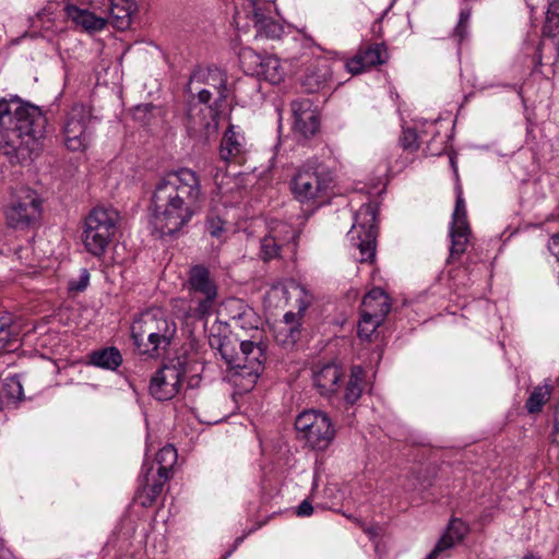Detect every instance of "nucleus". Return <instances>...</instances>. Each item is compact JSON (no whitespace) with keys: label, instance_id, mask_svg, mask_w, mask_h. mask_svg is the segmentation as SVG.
I'll use <instances>...</instances> for the list:
<instances>
[{"label":"nucleus","instance_id":"obj_2","mask_svg":"<svg viewBox=\"0 0 559 559\" xmlns=\"http://www.w3.org/2000/svg\"><path fill=\"white\" fill-rule=\"evenodd\" d=\"M228 325L235 334V341L239 344V352L236 350L233 340L226 336L221 338L212 334L210 344L212 347H217L227 366L236 370L235 376L246 378L248 386H252L261 374L265 360L259 319L252 309L245 308L230 318Z\"/></svg>","mask_w":559,"mask_h":559},{"label":"nucleus","instance_id":"obj_13","mask_svg":"<svg viewBox=\"0 0 559 559\" xmlns=\"http://www.w3.org/2000/svg\"><path fill=\"white\" fill-rule=\"evenodd\" d=\"M544 35L545 38L538 41V44L526 43L524 46L525 53L531 58L533 72H536L537 68L542 66L544 49L549 48L559 51V0H549Z\"/></svg>","mask_w":559,"mask_h":559},{"label":"nucleus","instance_id":"obj_33","mask_svg":"<svg viewBox=\"0 0 559 559\" xmlns=\"http://www.w3.org/2000/svg\"><path fill=\"white\" fill-rule=\"evenodd\" d=\"M383 319L368 317L366 312L360 310V319L357 324V334L361 340H370L377 329L383 323Z\"/></svg>","mask_w":559,"mask_h":559},{"label":"nucleus","instance_id":"obj_18","mask_svg":"<svg viewBox=\"0 0 559 559\" xmlns=\"http://www.w3.org/2000/svg\"><path fill=\"white\" fill-rule=\"evenodd\" d=\"M294 116V130L308 139L313 136L320 127V115L318 108L309 98L298 99L292 103Z\"/></svg>","mask_w":559,"mask_h":559},{"label":"nucleus","instance_id":"obj_52","mask_svg":"<svg viewBox=\"0 0 559 559\" xmlns=\"http://www.w3.org/2000/svg\"><path fill=\"white\" fill-rule=\"evenodd\" d=\"M522 559H542V557L533 552H527L522 557Z\"/></svg>","mask_w":559,"mask_h":559},{"label":"nucleus","instance_id":"obj_19","mask_svg":"<svg viewBox=\"0 0 559 559\" xmlns=\"http://www.w3.org/2000/svg\"><path fill=\"white\" fill-rule=\"evenodd\" d=\"M247 152V141L243 133L239 128L230 124L221 142L219 156L222 160L228 164L241 165L246 159Z\"/></svg>","mask_w":559,"mask_h":559},{"label":"nucleus","instance_id":"obj_38","mask_svg":"<svg viewBox=\"0 0 559 559\" xmlns=\"http://www.w3.org/2000/svg\"><path fill=\"white\" fill-rule=\"evenodd\" d=\"M282 246L276 240L266 234L261 240L260 258L263 261H270L280 257Z\"/></svg>","mask_w":559,"mask_h":559},{"label":"nucleus","instance_id":"obj_4","mask_svg":"<svg viewBox=\"0 0 559 559\" xmlns=\"http://www.w3.org/2000/svg\"><path fill=\"white\" fill-rule=\"evenodd\" d=\"M176 334V324L159 309L142 312L131 325V337L140 354L162 356Z\"/></svg>","mask_w":559,"mask_h":559},{"label":"nucleus","instance_id":"obj_21","mask_svg":"<svg viewBox=\"0 0 559 559\" xmlns=\"http://www.w3.org/2000/svg\"><path fill=\"white\" fill-rule=\"evenodd\" d=\"M389 60V52L383 44H369L359 49L352 58V75L383 64Z\"/></svg>","mask_w":559,"mask_h":559},{"label":"nucleus","instance_id":"obj_16","mask_svg":"<svg viewBox=\"0 0 559 559\" xmlns=\"http://www.w3.org/2000/svg\"><path fill=\"white\" fill-rule=\"evenodd\" d=\"M183 376L180 365L162 367L151 379L150 393L158 401L171 400L178 394Z\"/></svg>","mask_w":559,"mask_h":559},{"label":"nucleus","instance_id":"obj_25","mask_svg":"<svg viewBox=\"0 0 559 559\" xmlns=\"http://www.w3.org/2000/svg\"><path fill=\"white\" fill-rule=\"evenodd\" d=\"M112 25L120 31L130 27L132 15L136 11L135 0H108Z\"/></svg>","mask_w":559,"mask_h":559},{"label":"nucleus","instance_id":"obj_46","mask_svg":"<svg viewBox=\"0 0 559 559\" xmlns=\"http://www.w3.org/2000/svg\"><path fill=\"white\" fill-rule=\"evenodd\" d=\"M551 442L559 445V403L556 406L555 409V424L552 431L550 433Z\"/></svg>","mask_w":559,"mask_h":559},{"label":"nucleus","instance_id":"obj_1","mask_svg":"<svg viewBox=\"0 0 559 559\" xmlns=\"http://www.w3.org/2000/svg\"><path fill=\"white\" fill-rule=\"evenodd\" d=\"M202 188L199 175L187 167L162 176L151 198V225L160 235H173L201 210Z\"/></svg>","mask_w":559,"mask_h":559},{"label":"nucleus","instance_id":"obj_40","mask_svg":"<svg viewBox=\"0 0 559 559\" xmlns=\"http://www.w3.org/2000/svg\"><path fill=\"white\" fill-rule=\"evenodd\" d=\"M206 230L216 239H222L227 230V222L219 215L211 212L206 218Z\"/></svg>","mask_w":559,"mask_h":559},{"label":"nucleus","instance_id":"obj_8","mask_svg":"<svg viewBox=\"0 0 559 559\" xmlns=\"http://www.w3.org/2000/svg\"><path fill=\"white\" fill-rule=\"evenodd\" d=\"M295 428L298 438L317 450L326 449L335 436L331 419L316 409L301 412L295 419Z\"/></svg>","mask_w":559,"mask_h":559},{"label":"nucleus","instance_id":"obj_26","mask_svg":"<svg viewBox=\"0 0 559 559\" xmlns=\"http://www.w3.org/2000/svg\"><path fill=\"white\" fill-rule=\"evenodd\" d=\"M425 129L419 130V126L415 128H404L400 144L405 151L415 152L419 147L420 142H425L428 135L436 136L438 134L436 121L426 122Z\"/></svg>","mask_w":559,"mask_h":559},{"label":"nucleus","instance_id":"obj_48","mask_svg":"<svg viewBox=\"0 0 559 559\" xmlns=\"http://www.w3.org/2000/svg\"><path fill=\"white\" fill-rule=\"evenodd\" d=\"M298 516H310L313 513V507L307 500H304L296 511Z\"/></svg>","mask_w":559,"mask_h":559},{"label":"nucleus","instance_id":"obj_34","mask_svg":"<svg viewBox=\"0 0 559 559\" xmlns=\"http://www.w3.org/2000/svg\"><path fill=\"white\" fill-rule=\"evenodd\" d=\"M156 462L158 464L157 472L169 476L173 466L177 462L176 449L170 444L163 447L156 455Z\"/></svg>","mask_w":559,"mask_h":559},{"label":"nucleus","instance_id":"obj_35","mask_svg":"<svg viewBox=\"0 0 559 559\" xmlns=\"http://www.w3.org/2000/svg\"><path fill=\"white\" fill-rule=\"evenodd\" d=\"M259 35L271 39H277L283 34V26L273 16H267L254 23Z\"/></svg>","mask_w":559,"mask_h":559},{"label":"nucleus","instance_id":"obj_53","mask_svg":"<svg viewBox=\"0 0 559 559\" xmlns=\"http://www.w3.org/2000/svg\"><path fill=\"white\" fill-rule=\"evenodd\" d=\"M45 243L44 240L39 239L38 241L35 242V246H36V249H41L43 245Z\"/></svg>","mask_w":559,"mask_h":559},{"label":"nucleus","instance_id":"obj_9","mask_svg":"<svg viewBox=\"0 0 559 559\" xmlns=\"http://www.w3.org/2000/svg\"><path fill=\"white\" fill-rule=\"evenodd\" d=\"M92 110L84 104H75L66 114L62 123L64 146L72 152L86 150L92 142Z\"/></svg>","mask_w":559,"mask_h":559},{"label":"nucleus","instance_id":"obj_10","mask_svg":"<svg viewBox=\"0 0 559 559\" xmlns=\"http://www.w3.org/2000/svg\"><path fill=\"white\" fill-rule=\"evenodd\" d=\"M227 75L218 68L198 69L195 70L189 82V91L197 96L198 102L203 105L211 104L222 107V103L227 97Z\"/></svg>","mask_w":559,"mask_h":559},{"label":"nucleus","instance_id":"obj_29","mask_svg":"<svg viewBox=\"0 0 559 559\" xmlns=\"http://www.w3.org/2000/svg\"><path fill=\"white\" fill-rule=\"evenodd\" d=\"M20 340L10 317L0 318V354L15 350Z\"/></svg>","mask_w":559,"mask_h":559},{"label":"nucleus","instance_id":"obj_39","mask_svg":"<svg viewBox=\"0 0 559 559\" xmlns=\"http://www.w3.org/2000/svg\"><path fill=\"white\" fill-rule=\"evenodd\" d=\"M252 9L254 23L267 16H272L275 11V3L270 0H249Z\"/></svg>","mask_w":559,"mask_h":559},{"label":"nucleus","instance_id":"obj_20","mask_svg":"<svg viewBox=\"0 0 559 559\" xmlns=\"http://www.w3.org/2000/svg\"><path fill=\"white\" fill-rule=\"evenodd\" d=\"M345 372L335 362L325 364L313 371V383L322 396L331 397L343 385Z\"/></svg>","mask_w":559,"mask_h":559},{"label":"nucleus","instance_id":"obj_30","mask_svg":"<svg viewBox=\"0 0 559 559\" xmlns=\"http://www.w3.org/2000/svg\"><path fill=\"white\" fill-rule=\"evenodd\" d=\"M91 362L104 369L115 370L122 362L120 352L115 347H107L91 354Z\"/></svg>","mask_w":559,"mask_h":559},{"label":"nucleus","instance_id":"obj_3","mask_svg":"<svg viewBox=\"0 0 559 559\" xmlns=\"http://www.w3.org/2000/svg\"><path fill=\"white\" fill-rule=\"evenodd\" d=\"M47 119L41 109L19 99H0V153L19 160L40 150Z\"/></svg>","mask_w":559,"mask_h":559},{"label":"nucleus","instance_id":"obj_5","mask_svg":"<svg viewBox=\"0 0 559 559\" xmlns=\"http://www.w3.org/2000/svg\"><path fill=\"white\" fill-rule=\"evenodd\" d=\"M333 187L332 173L319 166L299 168L290 180V191L295 200L307 206L323 204Z\"/></svg>","mask_w":559,"mask_h":559},{"label":"nucleus","instance_id":"obj_23","mask_svg":"<svg viewBox=\"0 0 559 559\" xmlns=\"http://www.w3.org/2000/svg\"><path fill=\"white\" fill-rule=\"evenodd\" d=\"M360 310L384 320L391 310L390 298L381 288H373L364 296Z\"/></svg>","mask_w":559,"mask_h":559},{"label":"nucleus","instance_id":"obj_6","mask_svg":"<svg viewBox=\"0 0 559 559\" xmlns=\"http://www.w3.org/2000/svg\"><path fill=\"white\" fill-rule=\"evenodd\" d=\"M120 216L114 207L96 206L85 218L82 239L85 249L94 257H102L111 242Z\"/></svg>","mask_w":559,"mask_h":559},{"label":"nucleus","instance_id":"obj_32","mask_svg":"<svg viewBox=\"0 0 559 559\" xmlns=\"http://www.w3.org/2000/svg\"><path fill=\"white\" fill-rule=\"evenodd\" d=\"M267 234H270L282 248L295 241L298 236L293 226L283 222L272 223Z\"/></svg>","mask_w":559,"mask_h":559},{"label":"nucleus","instance_id":"obj_50","mask_svg":"<svg viewBox=\"0 0 559 559\" xmlns=\"http://www.w3.org/2000/svg\"><path fill=\"white\" fill-rule=\"evenodd\" d=\"M0 559H13L12 552L0 542Z\"/></svg>","mask_w":559,"mask_h":559},{"label":"nucleus","instance_id":"obj_49","mask_svg":"<svg viewBox=\"0 0 559 559\" xmlns=\"http://www.w3.org/2000/svg\"><path fill=\"white\" fill-rule=\"evenodd\" d=\"M548 249L551 254L559 261V234H556L550 238L548 242Z\"/></svg>","mask_w":559,"mask_h":559},{"label":"nucleus","instance_id":"obj_24","mask_svg":"<svg viewBox=\"0 0 559 559\" xmlns=\"http://www.w3.org/2000/svg\"><path fill=\"white\" fill-rule=\"evenodd\" d=\"M64 11L67 17L75 23L76 26L90 33L104 29L107 23L104 17L96 16L93 12L80 9L73 4L66 5Z\"/></svg>","mask_w":559,"mask_h":559},{"label":"nucleus","instance_id":"obj_12","mask_svg":"<svg viewBox=\"0 0 559 559\" xmlns=\"http://www.w3.org/2000/svg\"><path fill=\"white\" fill-rule=\"evenodd\" d=\"M221 107L213 104L191 103L187 111L186 128L190 136L206 141L216 134Z\"/></svg>","mask_w":559,"mask_h":559},{"label":"nucleus","instance_id":"obj_7","mask_svg":"<svg viewBox=\"0 0 559 559\" xmlns=\"http://www.w3.org/2000/svg\"><path fill=\"white\" fill-rule=\"evenodd\" d=\"M312 294L294 280L277 283L267 293V300L274 304L275 307L293 306L297 309V312L287 311L283 321L278 323L293 325L295 329H299L300 318L312 302Z\"/></svg>","mask_w":559,"mask_h":559},{"label":"nucleus","instance_id":"obj_36","mask_svg":"<svg viewBox=\"0 0 559 559\" xmlns=\"http://www.w3.org/2000/svg\"><path fill=\"white\" fill-rule=\"evenodd\" d=\"M466 532V525L461 520L454 519L450 522L447 532L441 536L439 540H445L447 544H450V549L463 539Z\"/></svg>","mask_w":559,"mask_h":559},{"label":"nucleus","instance_id":"obj_47","mask_svg":"<svg viewBox=\"0 0 559 559\" xmlns=\"http://www.w3.org/2000/svg\"><path fill=\"white\" fill-rule=\"evenodd\" d=\"M381 182L380 179L377 180V182H372L370 185V187L367 188L366 185L361 186L360 182H356L354 186H352V191H355V192H366L368 194H371L373 192V190H376L379 186V183Z\"/></svg>","mask_w":559,"mask_h":559},{"label":"nucleus","instance_id":"obj_31","mask_svg":"<svg viewBox=\"0 0 559 559\" xmlns=\"http://www.w3.org/2000/svg\"><path fill=\"white\" fill-rule=\"evenodd\" d=\"M552 386L549 383L535 386L525 403L527 412L530 414L539 413L543 406L549 401Z\"/></svg>","mask_w":559,"mask_h":559},{"label":"nucleus","instance_id":"obj_27","mask_svg":"<svg viewBox=\"0 0 559 559\" xmlns=\"http://www.w3.org/2000/svg\"><path fill=\"white\" fill-rule=\"evenodd\" d=\"M260 59L259 75L271 84H280L284 81L286 70L283 62L275 56H265Z\"/></svg>","mask_w":559,"mask_h":559},{"label":"nucleus","instance_id":"obj_37","mask_svg":"<svg viewBox=\"0 0 559 559\" xmlns=\"http://www.w3.org/2000/svg\"><path fill=\"white\" fill-rule=\"evenodd\" d=\"M275 340L277 343L285 347L295 345L300 336V329H295L293 325L277 324L275 328Z\"/></svg>","mask_w":559,"mask_h":559},{"label":"nucleus","instance_id":"obj_11","mask_svg":"<svg viewBox=\"0 0 559 559\" xmlns=\"http://www.w3.org/2000/svg\"><path fill=\"white\" fill-rule=\"evenodd\" d=\"M378 205L368 203L362 205L355 215L352 230L357 234L359 240L357 247L360 252V263H372L376 257V241L378 237L377 227Z\"/></svg>","mask_w":559,"mask_h":559},{"label":"nucleus","instance_id":"obj_28","mask_svg":"<svg viewBox=\"0 0 559 559\" xmlns=\"http://www.w3.org/2000/svg\"><path fill=\"white\" fill-rule=\"evenodd\" d=\"M2 407L15 404L24 399V390L17 376L0 379Z\"/></svg>","mask_w":559,"mask_h":559},{"label":"nucleus","instance_id":"obj_51","mask_svg":"<svg viewBox=\"0 0 559 559\" xmlns=\"http://www.w3.org/2000/svg\"><path fill=\"white\" fill-rule=\"evenodd\" d=\"M44 255H45V254H40V253H37V252L35 253V261L37 262V264H38L39 266H43V267H44V266H46V265L44 264V261H43Z\"/></svg>","mask_w":559,"mask_h":559},{"label":"nucleus","instance_id":"obj_42","mask_svg":"<svg viewBox=\"0 0 559 559\" xmlns=\"http://www.w3.org/2000/svg\"><path fill=\"white\" fill-rule=\"evenodd\" d=\"M367 383L364 381V370L361 367H352V403L359 399Z\"/></svg>","mask_w":559,"mask_h":559},{"label":"nucleus","instance_id":"obj_43","mask_svg":"<svg viewBox=\"0 0 559 559\" xmlns=\"http://www.w3.org/2000/svg\"><path fill=\"white\" fill-rule=\"evenodd\" d=\"M90 283V273L86 269H81L78 278L69 281V288L75 292L84 290Z\"/></svg>","mask_w":559,"mask_h":559},{"label":"nucleus","instance_id":"obj_17","mask_svg":"<svg viewBox=\"0 0 559 559\" xmlns=\"http://www.w3.org/2000/svg\"><path fill=\"white\" fill-rule=\"evenodd\" d=\"M40 213V202L36 194L27 191L24 197L14 200L5 211V219L13 228H24L35 222Z\"/></svg>","mask_w":559,"mask_h":559},{"label":"nucleus","instance_id":"obj_44","mask_svg":"<svg viewBox=\"0 0 559 559\" xmlns=\"http://www.w3.org/2000/svg\"><path fill=\"white\" fill-rule=\"evenodd\" d=\"M355 524L364 531L371 540H374L380 535L381 528L378 525H366L360 521H356Z\"/></svg>","mask_w":559,"mask_h":559},{"label":"nucleus","instance_id":"obj_22","mask_svg":"<svg viewBox=\"0 0 559 559\" xmlns=\"http://www.w3.org/2000/svg\"><path fill=\"white\" fill-rule=\"evenodd\" d=\"M169 476L159 472L154 474L152 467L141 477V488L138 491V499L143 507H151L162 493L165 483Z\"/></svg>","mask_w":559,"mask_h":559},{"label":"nucleus","instance_id":"obj_54","mask_svg":"<svg viewBox=\"0 0 559 559\" xmlns=\"http://www.w3.org/2000/svg\"><path fill=\"white\" fill-rule=\"evenodd\" d=\"M231 551H228L222 559H227L228 556H230Z\"/></svg>","mask_w":559,"mask_h":559},{"label":"nucleus","instance_id":"obj_41","mask_svg":"<svg viewBox=\"0 0 559 559\" xmlns=\"http://www.w3.org/2000/svg\"><path fill=\"white\" fill-rule=\"evenodd\" d=\"M469 20H471V10L462 9L459 14L457 24L453 32V36L455 38H457L459 44H461L467 37Z\"/></svg>","mask_w":559,"mask_h":559},{"label":"nucleus","instance_id":"obj_15","mask_svg":"<svg viewBox=\"0 0 559 559\" xmlns=\"http://www.w3.org/2000/svg\"><path fill=\"white\" fill-rule=\"evenodd\" d=\"M190 289L204 296L198 301L195 313L199 317L209 316L217 298V285L210 271L203 265H194L189 275Z\"/></svg>","mask_w":559,"mask_h":559},{"label":"nucleus","instance_id":"obj_45","mask_svg":"<svg viewBox=\"0 0 559 559\" xmlns=\"http://www.w3.org/2000/svg\"><path fill=\"white\" fill-rule=\"evenodd\" d=\"M449 545L450 544H447L445 540H438L435 548L426 556L425 559H437L441 552L449 549Z\"/></svg>","mask_w":559,"mask_h":559},{"label":"nucleus","instance_id":"obj_14","mask_svg":"<svg viewBox=\"0 0 559 559\" xmlns=\"http://www.w3.org/2000/svg\"><path fill=\"white\" fill-rule=\"evenodd\" d=\"M471 229L466 218V205L461 187H456V202L450 227V261H455L466 251Z\"/></svg>","mask_w":559,"mask_h":559}]
</instances>
